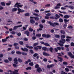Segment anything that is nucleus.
I'll use <instances>...</instances> for the list:
<instances>
[{
	"mask_svg": "<svg viewBox=\"0 0 74 74\" xmlns=\"http://www.w3.org/2000/svg\"><path fill=\"white\" fill-rule=\"evenodd\" d=\"M30 22L32 24H34L35 23V21L33 19L31 18L30 19Z\"/></svg>",
	"mask_w": 74,
	"mask_h": 74,
	"instance_id": "obj_9",
	"label": "nucleus"
},
{
	"mask_svg": "<svg viewBox=\"0 0 74 74\" xmlns=\"http://www.w3.org/2000/svg\"><path fill=\"white\" fill-rule=\"evenodd\" d=\"M65 37H66V36L65 35H62L61 36V39H62V38H64Z\"/></svg>",
	"mask_w": 74,
	"mask_h": 74,
	"instance_id": "obj_44",
	"label": "nucleus"
},
{
	"mask_svg": "<svg viewBox=\"0 0 74 74\" xmlns=\"http://www.w3.org/2000/svg\"><path fill=\"white\" fill-rule=\"evenodd\" d=\"M11 34H16V32H15L14 31H12L11 32Z\"/></svg>",
	"mask_w": 74,
	"mask_h": 74,
	"instance_id": "obj_57",
	"label": "nucleus"
},
{
	"mask_svg": "<svg viewBox=\"0 0 74 74\" xmlns=\"http://www.w3.org/2000/svg\"><path fill=\"white\" fill-rule=\"evenodd\" d=\"M20 4H21V3H16L14 5V7H16V5H20Z\"/></svg>",
	"mask_w": 74,
	"mask_h": 74,
	"instance_id": "obj_43",
	"label": "nucleus"
},
{
	"mask_svg": "<svg viewBox=\"0 0 74 74\" xmlns=\"http://www.w3.org/2000/svg\"><path fill=\"white\" fill-rule=\"evenodd\" d=\"M42 50H43V51H47H47H49L48 48L45 47H42Z\"/></svg>",
	"mask_w": 74,
	"mask_h": 74,
	"instance_id": "obj_12",
	"label": "nucleus"
},
{
	"mask_svg": "<svg viewBox=\"0 0 74 74\" xmlns=\"http://www.w3.org/2000/svg\"><path fill=\"white\" fill-rule=\"evenodd\" d=\"M49 51H50V52H51V53H52L53 52V48L52 47H51L49 49Z\"/></svg>",
	"mask_w": 74,
	"mask_h": 74,
	"instance_id": "obj_17",
	"label": "nucleus"
},
{
	"mask_svg": "<svg viewBox=\"0 0 74 74\" xmlns=\"http://www.w3.org/2000/svg\"><path fill=\"white\" fill-rule=\"evenodd\" d=\"M69 8L71 9V10H73L74 9V7L72 5H69Z\"/></svg>",
	"mask_w": 74,
	"mask_h": 74,
	"instance_id": "obj_22",
	"label": "nucleus"
},
{
	"mask_svg": "<svg viewBox=\"0 0 74 74\" xmlns=\"http://www.w3.org/2000/svg\"><path fill=\"white\" fill-rule=\"evenodd\" d=\"M47 23L48 24H49V25H50L51 26H52L53 27H55L56 26V25L53 23H52L51 21H47Z\"/></svg>",
	"mask_w": 74,
	"mask_h": 74,
	"instance_id": "obj_3",
	"label": "nucleus"
},
{
	"mask_svg": "<svg viewBox=\"0 0 74 74\" xmlns=\"http://www.w3.org/2000/svg\"><path fill=\"white\" fill-rule=\"evenodd\" d=\"M57 58H58L59 59V61H60V62H63V58L60 57L59 56H57Z\"/></svg>",
	"mask_w": 74,
	"mask_h": 74,
	"instance_id": "obj_10",
	"label": "nucleus"
},
{
	"mask_svg": "<svg viewBox=\"0 0 74 74\" xmlns=\"http://www.w3.org/2000/svg\"><path fill=\"white\" fill-rule=\"evenodd\" d=\"M34 49L36 50V51H38V49L37 47H34Z\"/></svg>",
	"mask_w": 74,
	"mask_h": 74,
	"instance_id": "obj_50",
	"label": "nucleus"
},
{
	"mask_svg": "<svg viewBox=\"0 0 74 74\" xmlns=\"http://www.w3.org/2000/svg\"><path fill=\"white\" fill-rule=\"evenodd\" d=\"M65 70L66 71V72H68V71H69V69H68L67 68H66L65 69Z\"/></svg>",
	"mask_w": 74,
	"mask_h": 74,
	"instance_id": "obj_61",
	"label": "nucleus"
},
{
	"mask_svg": "<svg viewBox=\"0 0 74 74\" xmlns=\"http://www.w3.org/2000/svg\"><path fill=\"white\" fill-rule=\"evenodd\" d=\"M59 21L60 22V23H62V22H63V19H62V18H59Z\"/></svg>",
	"mask_w": 74,
	"mask_h": 74,
	"instance_id": "obj_31",
	"label": "nucleus"
},
{
	"mask_svg": "<svg viewBox=\"0 0 74 74\" xmlns=\"http://www.w3.org/2000/svg\"><path fill=\"white\" fill-rule=\"evenodd\" d=\"M22 55H25V56H26V55H27V54L26 53H25V52H23L22 53Z\"/></svg>",
	"mask_w": 74,
	"mask_h": 74,
	"instance_id": "obj_56",
	"label": "nucleus"
},
{
	"mask_svg": "<svg viewBox=\"0 0 74 74\" xmlns=\"http://www.w3.org/2000/svg\"><path fill=\"white\" fill-rule=\"evenodd\" d=\"M57 54H58V56H61V57H63V56L62 55H64V53L63 52H61V53H57Z\"/></svg>",
	"mask_w": 74,
	"mask_h": 74,
	"instance_id": "obj_6",
	"label": "nucleus"
},
{
	"mask_svg": "<svg viewBox=\"0 0 74 74\" xmlns=\"http://www.w3.org/2000/svg\"><path fill=\"white\" fill-rule=\"evenodd\" d=\"M19 44L20 45H23V44L24 43H23V42L22 41H21L19 42Z\"/></svg>",
	"mask_w": 74,
	"mask_h": 74,
	"instance_id": "obj_24",
	"label": "nucleus"
},
{
	"mask_svg": "<svg viewBox=\"0 0 74 74\" xmlns=\"http://www.w3.org/2000/svg\"><path fill=\"white\" fill-rule=\"evenodd\" d=\"M67 28L68 29H73V27L71 25H70Z\"/></svg>",
	"mask_w": 74,
	"mask_h": 74,
	"instance_id": "obj_32",
	"label": "nucleus"
},
{
	"mask_svg": "<svg viewBox=\"0 0 74 74\" xmlns=\"http://www.w3.org/2000/svg\"><path fill=\"white\" fill-rule=\"evenodd\" d=\"M41 34H36V37H41Z\"/></svg>",
	"mask_w": 74,
	"mask_h": 74,
	"instance_id": "obj_48",
	"label": "nucleus"
},
{
	"mask_svg": "<svg viewBox=\"0 0 74 74\" xmlns=\"http://www.w3.org/2000/svg\"><path fill=\"white\" fill-rule=\"evenodd\" d=\"M16 53L17 55H21L22 53L19 51H17L16 52Z\"/></svg>",
	"mask_w": 74,
	"mask_h": 74,
	"instance_id": "obj_25",
	"label": "nucleus"
},
{
	"mask_svg": "<svg viewBox=\"0 0 74 74\" xmlns=\"http://www.w3.org/2000/svg\"><path fill=\"white\" fill-rule=\"evenodd\" d=\"M26 47H27V48H29V49H33V47L32 46H26Z\"/></svg>",
	"mask_w": 74,
	"mask_h": 74,
	"instance_id": "obj_39",
	"label": "nucleus"
},
{
	"mask_svg": "<svg viewBox=\"0 0 74 74\" xmlns=\"http://www.w3.org/2000/svg\"><path fill=\"white\" fill-rule=\"evenodd\" d=\"M14 71H12L11 70H8V72L9 73V72H10V73H12L13 72V74H19L18 73V71H19V69L18 70H14Z\"/></svg>",
	"mask_w": 74,
	"mask_h": 74,
	"instance_id": "obj_1",
	"label": "nucleus"
},
{
	"mask_svg": "<svg viewBox=\"0 0 74 74\" xmlns=\"http://www.w3.org/2000/svg\"><path fill=\"white\" fill-rule=\"evenodd\" d=\"M17 11V8H14L12 9V11Z\"/></svg>",
	"mask_w": 74,
	"mask_h": 74,
	"instance_id": "obj_28",
	"label": "nucleus"
},
{
	"mask_svg": "<svg viewBox=\"0 0 74 74\" xmlns=\"http://www.w3.org/2000/svg\"><path fill=\"white\" fill-rule=\"evenodd\" d=\"M60 33L62 34H63V35H64L66 34V33H65V32L63 30H61L60 31Z\"/></svg>",
	"mask_w": 74,
	"mask_h": 74,
	"instance_id": "obj_15",
	"label": "nucleus"
},
{
	"mask_svg": "<svg viewBox=\"0 0 74 74\" xmlns=\"http://www.w3.org/2000/svg\"><path fill=\"white\" fill-rule=\"evenodd\" d=\"M38 55V54H37V53H35L33 55V56L34 57H37Z\"/></svg>",
	"mask_w": 74,
	"mask_h": 74,
	"instance_id": "obj_38",
	"label": "nucleus"
},
{
	"mask_svg": "<svg viewBox=\"0 0 74 74\" xmlns=\"http://www.w3.org/2000/svg\"><path fill=\"white\" fill-rule=\"evenodd\" d=\"M57 48L59 51H60L61 50V47H57Z\"/></svg>",
	"mask_w": 74,
	"mask_h": 74,
	"instance_id": "obj_62",
	"label": "nucleus"
},
{
	"mask_svg": "<svg viewBox=\"0 0 74 74\" xmlns=\"http://www.w3.org/2000/svg\"><path fill=\"white\" fill-rule=\"evenodd\" d=\"M44 45L47 46V47H50V45L47 43H45L44 44Z\"/></svg>",
	"mask_w": 74,
	"mask_h": 74,
	"instance_id": "obj_21",
	"label": "nucleus"
},
{
	"mask_svg": "<svg viewBox=\"0 0 74 74\" xmlns=\"http://www.w3.org/2000/svg\"><path fill=\"white\" fill-rule=\"evenodd\" d=\"M53 67H54V64H51V65H48L47 66V68L50 69V68H52Z\"/></svg>",
	"mask_w": 74,
	"mask_h": 74,
	"instance_id": "obj_8",
	"label": "nucleus"
},
{
	"mask_svg": "<svg viewBox=\"0 0 74 74\" xmlns=\"http://www.w3.org/2000/svg\"><path fill=\"white\" fill-rule=\"evenodd\" d=\"M63 64L65 65H67L68 64V63L67 62H64L63 63Z\"/></svg>",
	"mask_w": 74,
	"mask_h": 74,
	"instance_id": "obj_54",
	"label": "nucleus"
},
{
	"mask_svg": "<svg viewBox=\"0 0 74 74\" xmlns=\"http://www.w3.org/2000/svg\"><path fill=\"white\" fill-rule=\"evenodd\" d=\"M33 15H35V16H39V15L37 14H36V13H34Z\"/></svg>",
	"mask_w": 74,
	"mask_h": 74,
	"instance_id": "obj_55",
	"label": "nucleus"
},
{
	"mask_svg": "<svg viewBox=\"0 0 74 74\" xmlns=\"http://www.w3.org/2000/svg\"><path fill=\"white\" fill-rule=\"evenodd\" d=\"M37 38H36V36H33L32 39L33 40H36V39Z\"/></svg>",
	"mask_w": 74,
	"mask_h": 74,
	"instance_id": "obj_46",
	"label": "nucleus"
},
{
	"mask_svg": "<svg viewBox=\"0 0 74 74\" xmlns=\"http://www.w3.org/2000/svg\"><path fill=\"white\" fill-rule=\"evenodd\" d=\"M67 24H64L63 27L65 29H66V27H67Z\"/></svg>",
	"mask_w": 74,
	"mask_h": 74,
	"instance_id": "obj_40",
	"label": "nucleus"
},
{
	"mask_svg": "<svg viewBox=\"0 0 74 74\" xmlns=\"http://www.w3.org/2000/svg\"><path fill=\"white\" fill-rule=\"evenodd\" d=\"M4 61V62L6 63H9V61L8 60H5Z\"/></svg>",
	"mask_w": 74,
	"mask_h": 74,
	"instance_id": "obj_41",
	"label": "nucleus"
},
{
	"mask_svg": "<svg viewBox=\"0 0 74 74\" xmlns=\"http://www.w3.org/2000/svg\"><path fill=\"white\" fill-rule=\"evenodd\" d=\"M58 45H60V47H63L64 46V45L63 44H61V43H59Z\"/></svg>",
	"mask_w": 74,
	"mask_h": 74,
	"instance_id": "obj_58",
	"label": "nucleus"
},
{
	"mask_svg": "<svg viewBox=\"0 0 74 74\" xmlns=\"http://www.w3.org/2000/svg\"><path fill=\"white\" fill-rule=\"evenodd\" d=\"M23 40L25 41H27L28 40V39L27 38H23Z\"/></svg>",
	"mask_w": 74,
	"mask_h": 74,
	"instance_id": "obj_47",
	"label": "nucleus"
},
{
	"mask_svg": "<svg viewBox=\"0 0 74 74\" xmlns=\"http://www.w3.org/2000/svg\"><path fill=\"white\" fill-rule=\"evenodd\" d=\"M69 17H70V16L67 15H64V18H65V19H67L68 18H69Z\"/></svg>",
	"mask_w": 74,
	"mask_h": 74,
	"instance_id": "obj_16",
	"label": "nucleus"
},
{
	"mask_svg": "<svg viewBox=\"0 0 74 74\" xmlns=\"http://www.w3.org/2000/svg\"><path fill=\"white\" fill-rule=\"evenodd\" d=\"M17 35L18 36H21L22 35V34H21V32H19L17 33Z\"/></svg>",
	"mask_w": 74,
	"mask_h": 74,
	"instance_id": "obj_60",
	"label": "nucleus"
},
{
	"mask_svg": "<svg viewBox=\"0 0 74 74\" xmlns=\"http://www.w3.org/2000/svg\"><path fill=\"white\" fill-rule=\"evenodd\" d=\"M29 64L30 66H34V64L33 62H31L29 63Z\"/></svg>",
	"mask_w": 74,
	"mask_h": 74,
	"instance_id": "obj_33",
	"label": "nucleus"
},
{
	"mask_svg": "<svg viewBox=\"0 0 74 74\" xmlns=\"http://www.w3.org/2000/svg\"><path fill=\"white\" fill-rule=\"evenodd\" d=\"M14 62H18V59L17 58H15L14 59Z\"/></svg>",
	"mask_w": 74,
	"mask_h": 74,
	"instance_id": "obj_64",
	"label": "nucleus"
},
{
	"mask_svg": "<svg viewBox=\"0 0 74 74\" xmlns=\"http://www.w3.org/2000/svg\"><path fill=\"white\" fill-rule=\"evenodd\" d=\"M43 55L44 56H49V54L46 53V52L44 51L43 53Z\"/></svg>",
	"mask_w": 74,
	"mask_h": 74,
	"instance_id": "obj_13",
	"label": "nucleus"
},
{
	"mask_svg": "<svg viewBox=\"0 0 74 74\" xmlns=\"http://www.w3.org/2000/svg\"><path fill=\"white\" fill-rule=\"evenodd\" d=\"M1 4L2 5H3V6H5V4L4 3V2H1Z\"/></svg>",
	"mask_w": 74,
	"mask_h": 74,
	"instance_id": "obj_42",
	"label": "nucleus"
},
{
	"mask_svg": "<svg viewBox=\"0 0 74 74\" xmlns=\"http://www.w3.org/2000/svg\"><path fill=\"white\" fill-rule=\"evenodd\" d=\"M42 36L45 38H49L50 37H51V36L49 34H42Z\"/></svg>",
	"mask_w": 74,
	"mask_h": 74,
	"instance_id": "obj_2",
	"label": "nucleus"
},
{
	"mask_svg": "<svg viewBox=\"0 0 74 74\" xmlns=\"http://www.w3.org/2000/svg\"><path fill=\"white\" fill-rule=\"evenodd\" d=\"M31 69H32V67L30 66H29L26 68V70H31Z\"/></svg>",
	"mask_w": 74,
	"mask_h": 74,
	"instance_id": "obj_27",
	"label": "nucleus"
},
{
	"mask_svg": "<svg viewBox=\"0 0 74 74\" xmlns=\"http://www.w3.org/2000/svg\"><path fill=\"white\" fill-rule=\"evenodd\" d=\"M21 50H22V51H24L25 52H28V51H29V49L26 48L24 47V48H21Z\"/></svg>",
	"mask_w": 74,
	"mask_h": 74,
	"instance_id": "obj_5",
	"label": "nucleus"
},
{
	"mask_svg": "<svg viewBox=\"0 0 74 74\" xmlns=\"http://www.w3.org/2000/svg\"><path fill=\"white\" fill-rule=\"evenodd\" d=\"M68 55H69L70 56V58H71L74 59V55H73L71 52H69V53H68Z\"/></svg>",
	"mask_w": 74,
	"mask_h": 74,
	"instance_id": "obj_4",
	"label": "nucleus"
},
{
	"mask_svg": "<svg viewBox=\"0 0 74 74\" xmlns=\"http://www.w3.org/2000/svg\"><path fill=\"white\" fill-rule=\"evenodd\" d=\"M29 30L30 32H33V29L31 27H30L29 28Z\"/></svg>",
	"mask_w": 74,
	"mask_h": 74,
	"instance_id": "obj_30",
	"label": "nucleus"
},
{
	"mask_svg": "<svg viewBox=\"0 0 74 74\" xmlns=\"http://www.w3.org/2000/svg\"><path fill=\"white\" fill-rule=\"evenodd\" d=\"M18 62H19V63H22V62H23L22 60L20 58H18Z\"/></svg>",
	"mask_w": 74,
	"mask_h": 74,
	"instance_id": "obj_29",
	"label": "nucleus"
},
{
	"mask_svg": "<svg viewBox=\"0 0 74 74\" xmlns=\"http://www.w3.org/2000/svg\"><path fill=\"white\" fill-rule=\"evenodd\" d=\"M14 7H17V8H18L17 9L18 11H19L22 10L21 9L19 8V6L18 5H16V6Z\"/></svg>",
	"mask_w": 74,
	"mask_h": 74,
	"instance_id": "obj_18",
	"label": "nucleus"
},
{
	"mask_svg": "<svg viewBox=\"0 0 74 74\" xmlns=\"http://www.w3.org/2000/svg\"><path fill=\"white\" fill-rule=\"evenodd\" d=\"M35 19L34 20H35V21H38V20H39V19H40V18H39V17H35Z\"/></svg>",
	"mask_w": 74,
	"mask_h": 74,
	"instance_id": "obj_36",
	"label": "nucleus"
},
{
	"mask_svg": "<svg viewBox=\"0 0 74 74\" xmlns=\"http://www.w3.org/2000/svg\"><path fill=\"white\" fill-rule=\"evenodd\" d=\"M29 13H26L25 14V16H29Z\"/></svg>",
	"mask_w": 74,
	"mask_h": 74,
	"instance_id": "obj_35",
	"label": "nucleus"
},
{
	"mask_svg": "<svg viewBox=\"0 0 74 74\" xmlns=\"http://www.w3.org/2000/svg\"><path fill=\"white\" fill-rule=\"evenodd\" d=\"M2 42H6V41H8L7 39H2Z\"/></svg>",
	"mask_w": 74,
	"mask_h": 74,
	"instance_id": "obj_34",
	"label": "nucleus"
},
{
	"mask_svg": "<svg viewBox=\"0 0 74 74\" xmlns=\"http://www.w3.org/2000/svg\"><path fill=\"white\" fill-rule=\"evenodd\" d=\"M64 58L65 59H68L69 58V57L67 56L66 55H65Z\"/></svg>",
	"mask_w": 74,
	"mask_h": 74,
	"instance_id": "obj_52",
	"label": "nucleus"
},
{
	"mask_svg": "<svg viewBox=\"0 0 74 74\" xmlns=\"http://www.w3.org/2000/svg\"><path fill=\"white\" fill-rule=\"evenodd\" d=\"M55 37L56 38H60V35H56L55 36Z\"/></svg>",
	"mask_w": 74,
	"mask_h": 74,
	"instance_id": "obj_51",
	"label": "nucleus"
},
{
	"mask_svg": "<svg viewBox=\"0 0 74 74\" xmlns=\"http://www.w3.org/2000/svg\"><path fill=\"white\" fill-rule=\"evenodd\" d=\"M18 11L17 12V14H20V13L21 12L22 13V12H25V10H18Z\"/></svg>",
	"mask_w": 74,
	"mask_h": 74,
	"instance_id": "obj_11",
	"label": "nucleus"
},
{
	"mask_svg": "<svg viewBox=\"0 0 74 74\" xmlns=\"http://www.w3.org/2000/svg\"><path fill=\"white\" fill-rule=\"evenodd\" d=\"M25 34H26L27 36H29V34L30 32L29 31H25Z\"/></svg>",
	"mask_w": 74,
	"mask_h": 74,
	"instance_id": "obj_20",
	"label": "nucleus"
},
{
	"mask_svg": "<svg viewBox=\"0 0 74 74\" xmlns=\"http://www.w3.org/2000/svg\"><path fill=\"white\" fill-rule=\"evenodd\" d=\"M37 71L38 73H40L42 71V69H41V67H39L37 69Z\"/></svg>",
	"mask_w": 74,
	"mask_h": 74,
	"instance_id": "obj_7",
	"label": "nucleus"
},
{
	"mask_svg": "<svg viewBox=\"0 0 74 74\" xmlns=\"http://www.w3.org/2000/svg\"><path fill=\"white\" fill-rule=\"evenodd\" d=\"M18 26H14L13 27L14 30H16V29H18Z\"/></svg>",
	"mask_w": 74,
	"mask_h": 74,
	"instance_id": "obj_26",
	"label": "nucleus"
},
{
	"mask_svg": "<svg viewBox=\"0 0 74 74\" xmlns=\"http://www.w3.org/2000/svg\"><path fill=\"white\" fill-rule=\"evenodd\" d=\"M30 52H31V54H33L34 53V52L32 49H30L29 50Z\"/></svg>",
	"mask_w": 74,
	"mask_h": 74,
	"instance_id": "obj_53",
	"label": "nucleus"
},
{
	"mask_svg": "<svg viewBox=\"0 0 74 74\" xmlns=\"http://www.w3.org/2000/svg\"><path fill=\"white\" fill-rule=\"evenodd\" d=\"M71 46H72V47H74V43L73 42H71Z\"/></svg>",
	"mask_w": 74,
	"mask_h": 74,
	"instance_id": "obj_63",
	"label": "nucleus"
},
{
	"mask_svg": "<svg viewBox=\"0 0 74 74\" xmlns=\"http://www.w3.org/2000/svg\"><path fill=\"white\" fill-rule=\"evenodd\" d=\"M38 42L35 43L34 44V47H36V45H38Z\"/></svg>",
	"mask_w": 74,
	"mask_h": 74,
	"instance_id": "obj_37",
	"label": "nucleus"
},
{
	"mask_svg": "<svg viewBox=\"0 0 74 74\" xmlns=\"http://www.w3.org/2000/svg\"><path fill=\"white\" fill-rule=\"evenodd\" d=\"M56 17H55V19H58L60 18V16L58 14H56L55 15Z\"/></svg>",
	"mask_w": 74,
	"mask_h": 74,
	"instance_id": "obj_14",
	"label": "nucleus"
},
{
	"mask_svg": "<svg viewBox=\"0 0 74 74\" xmlns=\"http://www.w3.org/2000/svg\"><path fill=\"white\" fill-rule=\"evenodd\" d=\"M64 21L65 22V24H66V23H67L68 22H69V20H68L66 19H64Z\"/></svg>",
	"mask_w": 74,
	"mask_h": 74,
	"instance_id": "obj_19",
	"label": "nucleus"
},
{
	"mask_svg": "<svg viewBox=\"0 0 74 74\" xmlns=\"http://www.w3.org/2000/svg\"><path fill=\"white\" fill-rule=\"evenodd\" d=\"M39 27H40V28H41V29H42V28H44V26H43V25L41 24H40Z\"/></svg>",
	"mask_w": 74,
	"mask_h": 74,
	"instance_id": "obj_45",
	"label": "nucleus"
},
{
	"mask_svg": "<svg viewBox=\"0 0 74 74\" xmlns=\"http://www.w3.org/2000/svg\"><path fill=\"white\" fill-rule=\"evenodd\" d=\"M50 32L51 33H53L55 32V30L54 29H51Z\"/></svg>",
	"mask_w": 74,
	"mask_h": 74,
	"instance_id": "obj_59",
	"label": "nucleus"
},
{
	"mask_svg": "<svg viewBox=\"0 0 74 74\" xmlns=\"http://www.w3.org/2000/svg\"><path fill=\"white\" fill-rule=\"evenodd\" d=\"M53 24H54V25H56L57 26H59V23H54Z\"/></svg>",
	"mask_w": 74,
	"mask_h": 74,
	"instance_id": "obj_49",
	"label": "nucleus"
},
{
	"mask_svg": "<svg viewBox=\"0 0 74 74\" xmlns=\"http://www.w3.org/2000/svg\"><path fill=\"white\" fill-rule=\"evenodd\" d=\"M35 67L36 69H38L39 68V65L38 64H36V65L35 66Z\"/></svg>",
	"mask_w": 74,
	"mask_h": 74,
	"instance_id": "obj_23",
	"label": "nucleus"
}]
</instances>
